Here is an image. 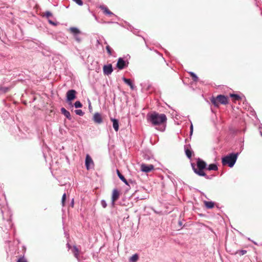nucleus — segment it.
Wrapping results in <instances>:
<instances>
[{
	"label": "nucleus",
	"mask_w": 262,
	"mask_h": 262,
	"mask_svg": "<svg viewBox=\"0 0 262 262\" xmlns=\"http://www.w3.org/2000/svg\"><path fill=\"white\" fill-rule=\"evenodd\" d=\"M71 206H72V207L74 206V199H73L72 200V202H71Z\"/></svg>",
	"instance_id": "58836bf2"
},
{
	"label": "nucleus",
	"mask_w": 262,
	"mask_h": 262,
	"mask_svg": "<svg viewBox=\"0 0 262 262\" xmlns=\"http://www.w3.org/2000/svg\"><path fill=\"white\" fill-rule=\"evenodd\" d=\"M217 98L221 104H226L228 103V98L224 95H219L217 96Z\"/></svg>",
	"instance_id": "9b49d317"
},
{
	"label": "nucleus",
	"mask_w": 262,
	"mask_h": 262,
	"mask_svg": "<svg viewBox=\"0 0 262 262\" xmlns=\"http://www.w3.org/2000/svg\"><path fill=\"white\" fill-rule=\"evenodd\" d=\"M210 101L211 103L214 105L215 107H219V101L217 98V97L216 98L212 97Z\"/></svg>",
	"instance_id": "a211bd4d"
},
{
	"label": "nucleus",
	"mask_w": 262,
	"mask_h": 262,
	"mask_svg": "<svg viewBox=\"0 0 262 262\" xmlns=\"http://www.w3.org/2000/svg\"><path fill=\"white\" fill-rule=\"evenodd\" d=\"M204 203L205 206L207 208H209V209L212 208L214 207V202H212V201H205L204 202Z\"/></svg>",
	"instance_id": "dca6fc26"
},
{
	"label": "nucleus",
	"mask_w": 262,
	"mask_h": 262,
	"mask_svg": "<svg viewBox=\"0 0 262 262\" xmlns=\"http://www.w3.org/2000/svg\"><path fill=\"white\" fill-rule=\"evenodd\" d=\"M17 262H27L26 259L24 258H20L18 259Z\"/></svg>",
	"instance_id": "f704fd0d"
},
{
	"label": "nucleus",
	"mask_w": 262,
	"mask_h": 262,
	"mask_svg": "<svg viewBox=\"0 0 262 262\" xmlns=\"http://www.w3.org/2000/svg\"><path fill=\"white\" fill-rule=\"evenodd\" d=\"M76 92L74 90H69L67 93V100L71 102L76 98Z\"/></svg>",
	"instance_id": "423d86ee"
},
{
	"label": "nucleus",
	"mask_w": 262,
	"mask_h": 262,
	"mask_svg": "<svg viewBox=\"0 0 262 262\" xmlns=\"http://www.w3.org/2000/svg\"><path fill=\"white\" fill-rule=\"evenodd\" d=\"M230 96L231 97L235 98L236 100H238L241 99V97L237 94H231Z\"/></svg>",
	"instance_id": "cd10ccee"
},
{
	"label": "nucleus",
	"mask_w": 262,
	"mask_h": 262,
	"mask_svg": "<svg viewBox=\"0 0 262 262\" xmlns=\"http://www.w3.org/2000/svg\"><path fill=\"white\" fill-rule=\"evenodd\" d=\"M154 167L152 165H146L142 164L141 165V170L144 172H149L154 169Z\"/></svg>",
	"instance_id": "0eeeda50"
},
{
	"label": "nucleus",
	"mask_w": 262,
	"mask_h": 262,
	"mask_svg": "<svg viewBox=\"0 0 262 262\" xmlns=\"http://www.w3.org/2000/svg\"><path fill=\"white\" fill-rule=\"evenodd\" d=\"M138 259L139 255L136 253L129 258V262H137Z\"/></svg>",
	"instance_id": "aec40b11"
},
{
	"label": "nucleus",
	"mask_w": 262,
	"mask_h": 262,
	"mask_svg": "<svg viewBox=\"0 0 262 262\" xmlns=\"http://www.w3.org/2000/svg\"><path fill=\"white\" fill-rule=\"evenodd\" d=\"M179 224L180 226H181L182 225V222L181 221H179Z\"/></svg>",
	"instance_id": "ea45409f"
},
{
	"label": "nucleus",
	"mask_w": 262,
	"mask_h": 262,
	"mask_svg": "<svg viewBox=\"0 0 262 262\" xmlns=\"http://www.w3.org/2000/svg\"><path fill=\"white\" fill-rule=\"evenodd\" d=\"M67 246H68V247L69 248H70V244H69V243H68V244H67Z\"/></svg>",
	"instance_id": "a19ab883"
},
{
	"label": "nucleus",
	"mask_w": 262,
	"mask_h": 262,
	"mask_svg": "<svg viewBox=\"0 0 262 262\" xmlns=\"http://www.w3.org/2000/svg\"><path fill=\"white\" fill-rule=\"evenodd\" d=\"M122 182H123L126 185H129V184H128L127 181L125 179V180L122 181Z\"/></svg>",
	"instance_id": "4c0bfd02"
},
{
	"label": "nucleus",
	"mask_w": 262,
	"mask_h": 262,
	"mask_svg": "<svg viewBox=\"0 0 262 262\" xmlns=\"http://www.w3.org/2000/svg\"><path fill=\"white\" fill-rule=\"evenodd\" d=\"M10 88L9 87H2L0 88V92L5 93L7 92L9 90Z\"/></svg>",
	"instance_id": "c85d7f7f"
},
{
	"label": "nucleus",
	"mask_w": 262,
	"mask_h": 262,
	"mask_svg": "<svg viewBox=\"0 0 262 262\" xmlns=\"http://www.w3.org/2000/svg\"><path fill=\"white\" fill-rule=\"evenodd\" d=\"M75 108H80L82 106V103L79 101H77L74 103Z\"/></svg>",
	"instance_id": "a878e982"
},
{
	"label": "nucleus",
	"mask_w": 262,
	"mask_h": 262,
	"mask_svg": "<svg viewBox=\"0 0 262 262\" xmlns=\"http://www.w3.org/2000/svg\"><path fill=\"white\" fill-rule=\"evenodd\" d=\"M73 253L74 256L77 258V259L79 261V250L77 248L76 246H74L73 247Z\"/></svg>",
	"instance_id": "6ab92c4d"
},
{
	"label": "nucleus",
	"mask_w": 262,
	"mask_h": 262,
	"mask_svg": "<svg viewBox=\"0 0 262 262\" xmlns=\"http://www.w3.org/2000/svg\"><path fill=\"white\" fill-rule=\"evenodd\" d=\"M61 112L62 114H63L67 119L69 120H71L72 118L71 116L70 113L65 108L62 107L61 108Z\"/></svg>",
	"instance_id": "4468645a"
},
{
	"label": "nucleus",
	"mask_w": 262,
	"mask_h": 262,
	"mask_svg": "<svg viewBox=\"0 0 262 262\" xmlns=\"http://www.w3.org/2000/svg\"><path fill=\"white\" fill-rule=\"evenodd\" d=\"M238 155V152H232L224 157L222 159V164L223 165H228L230 168L233 167L236 163Z\"/></svg>",
	"instance_id": "7ed1b4c3"
},
{
	"label": "nucleus",
	"mask_w": 262,
	"mask_h": 262,
	"mask_svg": "<svg viewBox=\"0 0 262 262\" xmlns=\"http://www.w3.org/2000/svg\"><path fill=\"white\" fill-rule=\"evenodd\" d=\"M247 253V251L245 250H237L235 252V254H238L240 256L243 255Z\"/></svg>",
	"instance_id": "393cba45"
},
{
	"label": "nucleus",
	"mask_w": 262,
	"mask_h": 262,
	"mask_svg": "<svg viewBox=\"0 0 262 262\" xmlns=\"http://www.w3.org/2000/svg\"><path fill=\"white\" fill-rule=\"evenodd\" d=\"M260 135L262 136V132H260Z\"/></svg>",
	"instance_id": "37998d69"
},
{
	"label": "nucleus",
	"mask_w": 262,
	"mask_h": 262,
	"mask_svg": "<svg viewBox=\"0 0 262 262\" xmlns=\"http://www.w3.org/2000/svg\"><path fill=\"white\" fill-rule=\"evenodd\" d=\"M253 243H254V244H255V245H256V244H256L255 242H253Z\"/></svg>",
	"instance_id": "c03bdc74"
},
{
	"label": "nucleus",
	"mask_w": 262,
	"mask_h": 262,
	"mask_svg": "<svg viewBox=\"0 0 262 262\" xmlns=\"http://www.w3.org/2000/svg\"><path fill=\"white\" fill-rule=\"evenodd\" d=\"M113 68L111 64L104 65L103 68V71L104 75H109L113 72Z\"/></svg>",
	"instance_id": "1a4fd4ad"
},
{
	"label": "nucleus",
	"mask_w": 262,
	"mask_h": 262,
	"mask_svg": "<svg viewBox=\"0 0 262 262\" xmlns=\"http://www.w3.org/2000/svg\"><path fill=\"white\" fill-rule=\"evenodd\" d=\"M185 151L187 158L190 159L192 154L191 150L189 149L188 147H185Z\"/></svg>",
	"instance_id": "5701e85b"
},
{
	"label": "nucleus",
	"mask_w": 262,
	"mask_h": 262,
	"mask_svg": "<svg viewBox=\"0 0 262 262\" xmlns=\"http://www.w3.org/2000/svg\"><path fill=\"white\" fill-rule=\"evenodd\" d=\"M69 30L70 31L71 33L73 34V35L80 33V30L76 27H71L70 28Z\"/></svg>",
	"instance_id": "f3484780"
},
{
	"label": "nucleus",
	"mask_w": 262,
	"mask_h": 262,
	"mask_svg": "<svg viewBox=\"0 0 262 262\" xmlns=\"http://www.w3.org/2000/svg\"><path fill=\"white\" fill-rule=\"evenodd\" d=\"M111 120L113 122V126L116 132H118L119 130V121L117 119L111 118Z\"/></svg>",
	"instance_id": "f8f14e48"
},
{
	"label": "nucleus",
	"mask_w": 262,
	"mask_h": 262,
	"mask_svg": "<svg viewBox=\"0 0 262 262\" xmlns=\"http://www.w3.org/2000/svg\"><path fill=\"white\" fill-rule=\"evenodd\" d=\"M123 81L128 85H129L132 90H134L135 89V86L133 83L132 82L130 79H127L125 77L122 78Z\"/></svg>",
	"instance_id": "ddd939ff"
},
{
	"label": "nucleus",
	"mask_w": 262,
	"mask_h": 262,
	"mask_svg": "<svg viewBox=\"0 0 262 262\" xmlns=\"http://www.w3.org/2000/svg\"><path fill=\"white\" fill-rule=\"evenodd\" d=\"M119 196V192L117 189H115L113 191L112 196V205L113 206L115 204V202L117 200Z\"/></svg>",
	"instance_id": "9d476101"
},
{
	"label": "nucleus",
	"mask_w": 262,
	"mask_h": 262,
	"mask_svg": "<svg viewBox=\"0 0 262 262\" xmlns=\"http://www.w3.org/2000/svg\"><path fill=\"white\" fill-rule=\"evenodd\" d=\"M188 73L191 76V77L194 81L196 82L198 81L199 78L194 73H193L192 72H189Z\"/></svg>",
	"instance_id": "4be33fe9"
},
{
	"label": "nucleus",
	"mask_w": 262,
	"mask_h": 262,
	"mask_svg": "<svg viewBox=\"0 0 262 262\" xmlns=\"http://www.w3.org/2000/svg\"><path fill=\"white\" fill-rule=\"evenodd\" d=\"M147 121L151 123L153 126H160L156 129L163 132L165 129V123L167 121L166 116L164 114H159L157 112H153L147 115Z\"/></svg>",
	"instance_id": "f257e3e1"
},
{
	"label": "nucleus",
	"mask_w": 262,
	"mask_h": 262,
	"mask_svg": "<svg viewBox=\"0 0 262 262\" xmlns=\"http://www.w3.org/2000/svg\"><path fill=\"white\" fill-rule=\"evenodd\" d=\"M193 133V125L192 123H191L190 127V136H191Z\"/></svg>",
	"instance_id": "c9c22d12"
},
{
	"label": "nucleus",
	"mask_w": 262,
	"mask_h": 262,
	"mask_svg": "<svg viewBox=\"0 0 262 262\" xmlns=\"http://www.w3.org/2000/svg\"><path fill=\"white\" fill-rule=\"evenodd\" d=\"M75 113L76 115L82 116L84 115V112L81 110H76Z\"/></svg>",
	"instance_id": "bb28decb"
},
{
	"label": "nucleus",
	"mask_w": 262,
	"mask_h": 262,
	"mask_svg": "<svg viewBox=\"0 0 262 262\" xmlns=\"http://www.w3.org/2000/svg\"><path fill=\"white\" fill-rule=\"evenodd\" d=\"M100 8L103 11L104 13L110 15H115V14L110 11L106 6H101Z\"/></svg>",
	"instance_id": "2eb2a0df"
},
{
	"label": "nucleus",
	"mask_w": 262,
	"mask_h": 262,
	"mask_svg": "<svg viewBox=\"0 0 262 262\" xmlns=\"http://www.w3.org/2000/svg\"><path fill=\"white\" fill-rule=\"evenodd\" d=\"M93 120L95 123L98 124L102 123L103 122L101 114L98 112L94 114Z\"/></svg>",
	"instance_id": "6e6552de"
},
{
	"label": "nucleus",
	"mask_w": 262,
	"mask_h": 262,
	"mask_svg": "<svg viewBox=\"0 0 262 262\" xmlns=\"http://www.w3.org/2000/svg\"><path fill=\"white\" fill-rule=\"evenodd\" d=\"M47 18H49V17L50 16H52V14L51 12L50 11H46L45 13V15H44Z\"/></svg>",
	"instance_id": "473e14b6"
},
{
	"label": "nucleus",
	"mask_w": 262,
	"mask_h": 262,
	"mask_svg": "<svg viewBox=\"0 0 262 262\" xmlns=\"http://www.w3.org/2000/svg\"><path fill=\"white\" fill-rule=\"evenodd\" d=\"M94 162L91 156L87 154L85 157V165L88 170L94 167Z\"/></svg>",
	"instance_id": "39448f33"
},
{
	"label": "nucleus",
	"mask_w": 262,
	"mask_h": 262,
	"mask_svg": "<svg viewBox=\"0 0 262 262\" xmlns=\"http://www.w3.org/2000/svg\"><path fill=\"white\" fill-rule=\"evenodd\" d=\"M48 22L50 24H51L53 26H56L57 25V23H55L54 21H53L52 20H50V19H49L48 20Z\"/></svg>",
	"instance_id": "e433bc0d"
},
{
	"label": "nucleus",
	"mask_w": 262,
	"mask_h": 262,
	"mask_svg": "<svg viewBox=\"0 0 262 262\" xmlns=\"http://www.w3.org/2000/svg\"><path fill=\"white\" fill-rule=\"evenodd\" d=\"M89 107L90 108L91 107V103H90V104H89Z\"/></svg>",
	"instance_id": "79ce46f5"
},
{
	"label": "nucleus",
	"mask_w": 262,
	"mask_h": 262,
	"mask_svg": "<svg viewBox=\"0 0 262 262\" xmlns=\"http://www.w3.org/2000/svg\"><path fill=\"white\" fill-rule=\"evenodd\" d=\"M101 205L104 208H106L107 206V203L104 200H102L101 201Z\"/></svg>",
	"instance_id": "2f4dec72"
},
{
	"label": "nucleus",
	"mask_w": 262,
	"mask_h": 262,
	"mask_svg": "<svg viewBox=\"0 0 262 262\" xmlns=\"http://www.w3.org/2000/svg\"><path fill=\"white\" fill-rule=\"evenodd\" d=\"M79 35V34L74 35V37L77 42H80L81 40V38H80Z\"/></svg>",
	"instance_id": "c756f323"
},
{
	"label": "nucleus",
	"mask_w": 262,
	"mask_h": 262,
	"mask_svg": "<svg viewBox=\"0 0 262 262\" xmlns=\"http://www.w3.org/2000/svg\"><path fill=\"white\" fill-rule=\"evenodd\" d=\"M128 64V62L127 61L124 60L122 58H119L117 63V67L119 70H122L124 69L125 67H127Z\"/></svg>",
	"instance_id": "20e7f679"
},
{
	"label": "nucleus",
	"mask_w": 262,
	"mask_h": 262,
	"mask_svg": "<svg viewBox=\"0 0 262 262\" xmlns=\"http://www.w3.org/2000/svg\"><path fill=\"white\" fill-rule=\"evenodd\" d=\"M66 200V194L64 193L62 195V199H61V204L63 206H64V203H65Z\"/></svg>",
	"instance_id": "7c9ffc66"
},
{
	"label": "nucleus",
	"mask_w": 262,
	"mask_h": 262,
	"mask_svg": "<svg viewBox=\"0 0 262 262\" xmlns=\"http://www.w3.org/2000/svg\"><path fill=\"white\" fill-rule=\"evenodd\" d=\"M191 165L192 169L196 174L200 176L205 177L206 179H209V177L203 171V169H205L207 166V164L204 161L198 158L196 161L197 168L195 167L194 163H191Z\"/></svg>",
	"instance_id": "f03ea898"
},
{
	"label": "nucleus",
	"mask_w": 262,
	"mask_h": 262,
	"mask_svg": "<svg viewBox=\"0 0 262 262\" xmlns=\"http://www.w3.org/2000/svg\"><path fill=\"white\" fill-rule=\"evenodd\" d=\"M117 174L119 179L122 181L125 180L124 177L120 173L119 170H117Z\"/></svg>",
	"instance_id": "b1692460"
},
{
	"label": "nucleus",
	"mask_w": 262,
	"mask_h": 262,
	"mask_svg": "<svg viewBox=\"0 0 262 262\" xmlns=\"http://www.w3.org/2000/svg\"><path fill=\"white\" fill-rule=\"evenodd\" d=\"M106 51H107V53L110 55H112V50L110 48V47L107 45L106 47Z\"/></svg>",
	"instance_id": "72a5a7b5"
},
{
	"label": "nucleus",
	"mask_w": 262,
	"mask_h": 262,
	"mask_svg": "<svg viewBox=\"0 0 262 262\" xmlns=\"http://www.w3.org/2000/svg\"><path fill=\"white\" fill-rule=\"evenodd\" d=\"M209 170H214L216 171L218 169L217 165L215 164H209L208 167L207 168Z\"/></svg>",
	"instance_id": "412c9836"
}]
</instances>
